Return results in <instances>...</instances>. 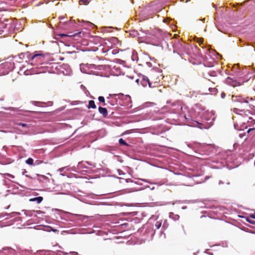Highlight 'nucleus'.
Returning a JSON list of instances; mask_svg holds the SVG:
<instances>
[{
	"instance_id": "f257e3e1",
	"label": "nucleus",
	"mask_w": 255,
	"mask_h": 255,
	"mask_svg": "<svg viewBox=\"0 0 255 255\" xmlns=\"http://www.w3.org/2000/svg\"><path fill=\"white\" fill-rule=\"evenodd\" d=\"M188 45L185 42L178 41L175 43L174 45V51L176 50L179 54L182 55L184 53L186 52L187 47Z\"/></svg>"
},
{
	"instance_id": "f03ea898",
	"label": "nucleus",
	"mask_w": 255,
	"mask_h": 255,
	"mask_svg": "<svg viewBox=\"0 0 255 255\" xmlns=\"http://www.w3.org/2000/svg\"><path fill=\"white\" fill-rule=\"evenodd\" d=\"M45 55L42 53H36L31 57V60L35 64H40L45 60Z\"/></svg>"
},
{
	"instance_id": "7ed1b4c3",
	"label": "nucleus",
	"mask_w": 255,
	"mask_h": 255,
	"mask_svg": "<svg viewBox=\"0 0 255 255\" xmlns=\"http://www.w3.org/2000/svg\"><path fill=\"white\" fill-rule=\"evenodd\" d=\"M139 81V79L136 80V82H138ZM140 84L143 86L146 87L147 85L149 86V87H151V83L149 81L148 78L145 76H142L141 77Z\"/></svg>"
},
{
	"instance_id": "20e7f679",
	"label": "nucleus",
	"mask_w": 255,
	"mask_h": 255,
	"mask_svg": "<svg viewBox=\"0 0 255 255\" xmlns=\"http://www.w3.org/2000/svg\"><path fill=\"white\" fill-rule=\"evenodd\" d=\"M248 99H249L248 97L245 98H243L240 96H236L234 95H232V100L233 102H234L248 103Z\"/></svg>"
},
{
	"instance_id": "39448f33",
	"label": "nucleus",
	"mask_w": 255,
	"mask_h": 255,
	"mask_svg": "<svg viewBox=\"0 0 255 255\" xmlns=\"http://www.w3.org/2000/svg\"><path fill=\"white\" fill-rule=\"evenodd\" d=\"M226 83L231 85L233 87H236L238 86H240L241 84L240 82L237 81L236 80H235L231 77H228L226 80Z\"/></svg>"
},
{
	"instance_id": "423d86ee",
	"label": "nucleus",
	"mask_w": 255,
	"mask_h": 255,
	"mask_svg": "<svg viewBox=\"0 0 255 255\" xmlns=\"http://www.w3.org/2000/svg\"><path fill=\"white\" fill-rule=\"evenodd\" d=\"M98 110L99 112L103 115L104 118H106L107 117L108 113L107 109L100 106L98 108Z\"/></svg>"
},
{
	"instance_id": "0eeeda50",
	"label": "nucleus",
	"mask_w": 255,
	"mask_h": 255,
	"mask_svg": "<svg viewBox=\"0 0 255 255\" xmlns=\"http://www.w3.org/2000/svg\"><path fill=\"white\" fill-rule=\"evenodd\" d=\"M248 123L249 127L250 126V123L253 125V127L249 128L248 130V132H250L251 130L255 129V121L252 118H249V120L248 121Z\"/></svg>"
},
{
	"instance_id": "6e6552de",
	"label": "nucleus",
	"mask_w": 255,
	"mask_h": 255,
	"mask_svg": "<svg viewBox=\"0 0 255 255\" xmlns=\"http://www.w3.org/2000/svg\"><path fill=\"white\" fill-rule=\"evenodd\" d=\"M43 200V197L41 196H39L37 197H35L33 198H31L29 199L30 202H34L36 201L37 203L39 204Z\"/></svg>"
},
{
	"instance_id": "1a4fd4ad",
	"label": "nucleus",
	"mask_w": 255,
	"mask_h": 255,
	"mask_svg": "<svg viewBox=\"0 0 255 255\" xmlns=\"http://www.w3.org/2000/svg\"><path fill=\"white\" fill-rule=\"evenodd\" d=\"M233 112L237 114H240L242 115L243 114H246L247 112L250 113L249 111H244V110H240L237 108H234L233 109Z\"/></svg>"
},
{
	"instance_id": "9d476101",
	"label": "nucleus",
	"mask_w": 255,
	"mask_h": 255,
	"mask_svg": "<svg viewBox=\"0 0 255 255\" xmlns=\"http://www.w3.org/2000/svg\"><path fill=\"white\" fill-rule=\"evenodd\" d=\"M87 108L89 109L96 108V106L95 105V102L93 100H90L89 101V104L87 106Z\"/></svg>"
},
{
	"instance_id": "9b49d317",
	"label": "nucleus",
	"mask_w": 255,
	"mask_h": 255,
	"mask_svg": "<svg viewBox=\"0 0 255 255\" xmlns=\"http://www.w3.org/2000/svg\"><path fill=\"white\" fill-rule=\"evenodd\" d=\"M15 125L16 126H21L22 127L26 128H29L30 127V125L20 122L16 123Z\"/></svg>"
},
{
	"instance_id": "f8f14e48",
	"label": "nucleus",
	"mask_w": 255,
	"mask_h": 255,
	"mask_svg": "<svg viewBox=\"0 0 255 255\" xmlns=\"http://www.w3.org/2000/svg\"><path fill=\"white\" fill-rule=\"evenodd\" d=\"M26 163L30 165H32L33 164V160L31 158H28L25 161Z\"/></svg>"
},
{
	"instance_id": "ddd939ff",
	"label": "nucleus",
	"mask_w": 255,
	"mask_h": 255,
	"mask_svg": "<svg viewBox=\"0 0 255 255\" xmlns=\"http://www.w3.org/2000/svg\"><path fill=\"white\" fill-rule=\"evenodd\" d=\"M119 143L122 145H128V144L122 138L119 139Z\"/></svg>"
},
{
	"instance_id": "4468645a",
	"label": "nucleus",
	"mask_w": 255,
	"mask_h": 255,
	"mask_svg": "<svg viewBox=\"0 0 255 255\" xmlns=\"http://www.w3.org/2000/svg\"><path fill=\"white\" fill-rule=\"evenodd\" d=\"M98 100L100 102L104 103V106H105L106 105L105 103V98L104 97H103V96L99 97Z\"/></svg>"
},
{
	"instance_id": "2eb2a0df",
	"label": "nucleus",
	"mask_w": 255,
	"mask_h": 255,
	"mask_svg": "<svg viewBox=\"0 0 255 255\" xmlns=\"http://www.w3.org/2000/svg\"><path fill=\"white\" fill-rule=\"evenodd\" d=\"M161 225V223L160 222H158V221L156 222L155 224V226L156 228V229H158L160 228Z\"/></svg>"
},
{
	"instance_id": "dca6fc26",
	"label": "nucleus",
	"mask_w": 255,
	"mask_h": 255,
	"mask_svg": "<svg viewBox=\"0 0 255 255\" xmlns=\"http://www.w3.org/2000/svg\"><path fill=\"white\" fill-rule=\"evenodd\" d=\"M4 174L9 176L10 178H14V176L13 175L10 174L9 173H5Z\"/></svg>"
},
{
	"instance_id": "f3484780",
	"label": "nucleus",
	"mask_w": 255,
	"mask_h": 255,
	"mask_svg": "<svg viewBox=\"0 0 255 255\" xmlns=\"http://www.w3.org/2000/svg\"><path fill=\"white\" fill-rule=\"evenodd\" d=\"M226 96V94L225 93H222L221 94V97L222 98H224Z\"/></svg>"
},
{
	"instance_id": "a211bd4d",
	"label": "nucleus",
	"mask_w": 255,
	"mask_h": 255,
	"mask_svg": "<svg viewBox=\"0 0 255 255\" xmlns=\"http://www.w3.org/2000/svg\"><path fill=\"white\" fill-rule=\"evenodd\" d=\"M88 1V0H80V2H83L85 4Z\"/></svg>"
},
{
	"instance_id": "6ab92c4d",
	"label": "nucleus",
	"mask_w": 255,
	"mask_h": 255,
	"mask_svg": "<svg viewBox=\"0 0 255 255\" xmlns=\"http://www.w3.org/2000/svg\"><path fill=\"white\" fill-rule=\"evenodd\" d=\"M250 217L253 219H255V213L251 214Z\"/></svg>"
},
{
	"instance_id": "aec40b11",
	"label": "nucleus",
	"mask_w": 255,
	"mask_h": 255,
	"mask_svg": "<svg viewBox=\"0 0 255 255\" xmlns=\"http://www.w3.org/2000/svg\"><path fill=\"white\" fill-rule=\"evenodd\" d=\"M198 42L199 43H202L203 42V39H200L198 40Z\"/></svg>"
},
{
	"instance_id": "412c9836",
	"label": "nucleus",
	"mask_w": 255,
	"mask_h": 255,
	"mask_svg": "<svg viewBox=\"0 0 255 255\" xmlns=\"http://www.w3.org/2000/svg\"><path fill=\"white\" fill-rule=\"evenodd\" d=\"M81 33V32H79V33H76L73 35H72V36H76L77 35H78V34H80Z\"/></svg>"
},
{
	"instance_id": "4be33fe9",
	"label": "nucleus",
	"mask_w": 255,
	"mask_h": 255,
	"mask_svg": "<svg viewBox=\"0 0 255 255\" xmlns=\"http://www.w3.org/2000/svg\"><path fill=\"white\" fill-rule=\"evenodd\" d=\"M247 221H248L249 223H252V222H251L250 220H247Z\"/></svg>"
}]
</instances>
